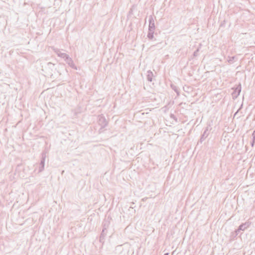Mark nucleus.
Masks as SVG:
<instances>
[{"label":"nucleus","mask_w":255,"mask_h":255,"mask_svg":"<svg viewBox=\"0 0 255 255\" xmlns=\"http://www.w3.org/2000/svg\"><path fill=\"white\" fill-rule=\"evenodd\" d=\"M98 123L101 126V128L99 129V132H103L104 129V128L107 127L108 124V122L104 116L103 115H100L98 117Z\"/></svg>","instance_id":"f257e3e1"},{"label":"nucleus","mask_w":255,"mask_h":255,"mask_svg":"<svg viewBox=\"0 0 255 255\" xmlns=\"http://www.w3.org/2000/svg\"><path fill=\"white\" fill-rule=\"evenodd\" d=\"M241 89L242 87L241 83H239V84L236 87L232 88V89L233 90V92L232 93V95L233 99H236L239 96L241 92Z\"/></svg>","instance_id":"f03ea898"},{"label":"nucleus","mask_w":255,"mask_h":255,"mask_svg":"<svg viewBox=\"0 0 255 255\" xmlns=\"http://www.w3.org/2000/svg\"><path fill=\"white\" fill-rule=\"evenodd\" d=\"M46 157V153L45 152H42V153H41V158L40 160V162L39 163V166L38 169L39 172H41L44 170Z\"/></svg>","instance_id":"7ed1b4c3"},{"label":"nucleus","mask_w":255,"mask_h":255,"mask_svg":"<svg viewBox=\"0 0 255 255\" xmlns=\"http://www.w3.org/2000/svg\"><path fill=\"white\" fill-rule=\"evenodd\" d=\"M250 225L251 223L249 222H247L240 225L238 228L235 231L236 236H237L241 231H244L249 228Z\"/></svg>","instance_id":"20e7f679"},{"label":"nucleus","mask_w":255,"mask_h":255,"mask_svg":"<svg viewBox=\"0 0 255 255\" xmlns=\"http://www.w3.org/2000/svg\"><path fill=\"white\" fill-rule=\"evenodd\" d=\"M149 26H148V30L149 31H154L155 29V26L154 23V20L153 19V17L152 15H150L149 16Z\"/></svg>","instance_id":"39448f33"},{"label":"nucleus","mask_w":255,"mask_h":255,"mask_svg":"<svg viewBox=\"0 0 255 255\" xmlns=\"http://www.w3.org/2000/svg\"><path fill=\"white\" fill-rule=\"evenodd\" d=\"M209 127H207L205 130H204L203 133L201 135V138L200 139V142L202 143L205 139L208 137L209 134V131L211 129V128L209 129Z\"/></svg>","instance_id":"423d86ee"},{"label":"nucleus","mask_w":255,"mask_h":255,"mask_svg":"<svg viewBox=\"0 0 255 255\" xmlns=\"http://www.w3.org/2000/svg\"><path fill=\"white\" fill-rule=\"evenodd\" d=\"M53 50H54V52L59 56V57H60L61 58H62L63 59H64V60L66 59V58H67V57L69 56L68 55H67V54L65 53H62L61 52L60 50L58 49V48H53Z\"/></svg>","instance_id":"0eeeda50"},{"label":"nucleus","mask_w":255,"mask_h":255,"mask_svg":"<svg viewBox=\"0 0 255 255\" xmlns=\"http://www.w3.org/2000/svg\"><path fill=\"white\" fill-rule=\"evenodd\" d=\"M45 68L48 69L50 70L49 71V74L52 75L53 74L52 72L54 71H55L57 70V68L55 67V64L51 63V62H48L47 63L46 66L45 67Z\"/></svg>","instance_id":"6e6552de"},{"label":"nucleus","mask_w":255,"mask_h":255,"mask_svg":"<svg viewBox=\"0 0 255 255\" xmlns=\"http://www.w3.org/2000/svg\"><path fill=\"white\" fill-rule=\"evenodd\" d=\"M64 60L66 62V63L69 65V66L70 67H71L74 69H77V67L75 66V65L74 64L73 60L71 58H70L69 57V56H68L67 57V58H66Z\"/></svg>","instance_id":"1a4fd4ad"},{"label":"nucleus","mask_w":255,"mask_h":255,"mask_svg":"<svg viewBox=\"0 0 255 255\" xmlns=\"http://www.w3.org/2000/svg\"><path fill=\"white\" fill-rule=\"evenodd\" d=\"M155 77L153 73L151 70H148L147 72V80L149 82H152L153 80V77Z\"/></svg>","instance_id":"9d476101"},{"label":"nucleus","mask_w":255,"mask_h":255,"mask_svg":"<svg viewBox=\"0 0 255 255\" xmlns=\"http://www.w3.org/2000/svg\"><path fill=\"white\" fill-rule=\"evenodd\" d=\"M107 233V230L103 229L102 233L101 234L100 237V242L101 243L104 242V240L105 239V237H106Z\"/></svg>","instance_id":"9b49d317"},{"label":"nucleus","mask_w":255,"mask_h":255,"mask_svg":"<svg viewBox=\"0 0 255 255\" xmlns=\"http://www.w3.org/2000/svg\"><path fill=\"white\" fill-rule=\"evenodd\" d=\"M110 225V221L109 218L104 220L103 222V229L107 230Z\"/></svg>","instance_id":"f8f14e48"},{"label":"nucleus","mask_w":255,"mask_h":255,"mask_svg":"<svg viewBox=\"0 0 255 255\" xmlns=\"http://www.w3.org/2000/svg\"><path fill=\"white\" fill-rule=\"evenodd\" d=\"M171 87L172 89L173 90L177 93V95H179L180 92L179 88L177 87L172 84H171Z\"/></svg>","instance_id":"ddd939ff"},{"label":"nucleus","mask_w":255,"mask_h":255,"mask_svg":"<svg viewBox=\"0 0 255 255\" xmlns=\"http://www.w3.org/2000/svg\"><path fill=\"white\" fill-rule=\"evenodd\" d=\"M154 31H149L148 32L147 34V37L149 39H152L153 38V34H154Z\"/></svg>","instance_id":"4468645a"},{"label":"nucleus","mask_w":255,"mask_h":255,"mask_svg":"<svg viewBox=\"0 0 255 255\" xmlns=\"http://www.w3.org/2000/svg\"><path fill=\"white\" fill-rule=\"evenodd\" d=\"M252 136H253V140L251 142V144L252 146L253 147L254 145V144L255 143V130H254L253 133H252Z\"/></svg>","instance_id":"2eb2a0df"},{"label":"nucleus","mask_w":255,"mask_h":255,"mask_svg":"<svg viewBox=\"0 0 255 255\" xmlns=\"http://www.w3.org/2000/svg\"><path fill=\"white\" fill-rule=\"evenodd\" d=\"M201 46V44H200L199 45V47L196 49V50H195L194 53H193V56L194 57L197 56L198 55V52L200 50V48Z\"/></svg>","instance_id":"dca6fc26"},{"label":"nucleus","mask_w":255,"mask_h":255,"mask_svg":"<svg viewBox=\"0 0 255 255\" xmlns=\"http://www.w3.org/2000/svg\"><path fill=\"white\" fill-rule=\"evenodd\" d=\"M235 58L234 56L232 57L229 60L228 62L230 63H232Z\"/></svg>","instance_id":"f3484780"},{"label":"nucleus","mask_w":255,"mask_h":255,"mask_svg":"<svg viewBox=\"0 0 255 255\" xmlns=\"http://www.w3.org/2000/svg\"><path fill=\"white\" fill-rule=\"evenodd\" d=\"M64 67V64H59L58 69L59 70L61 68Z\"/></svg>","instance_id":"a211bd4d"},{"label":"nucleus","mask_w":255,"mask_h":255,"mask_svg":"<svg viewBox=\"0 0 255 255\" xmlns=\"http://www.w3.org/2000/svg\"><path fill=\"white\" fill-rule=\"evenodd\" d=\"M239 110L237 111V112L234 114V117L236 116V115L237 114Z\"/></svg>","instance_id":"6ab92c4d"},{"label":"nucleus","mask_w":255,"mask_h":255,"mask_svg":"<svg viewBox=\"0 0 255 255\" xmlns=\"http://www.w3.org/2000/svg\"><path fill=\"white\" fill-rule=\"evenodd\" d=\"M169 255V253H165L163 255Z\"/></svg>","instance_id":"aec40b11"},{"label":"nucleus","mask_w":255,"mask_h":255,"mask_svg":"<svg viewBox=\"0 0 255 255\" xmlns=\"http://www.w3.org/2000/svg\"><path fill=\"white\" fill-rule=\"evenodd\" d=\"M172 116H174V115L171 114V117H172Z\"/></svg>","instance_id":"412c9836"}]
</instances>
